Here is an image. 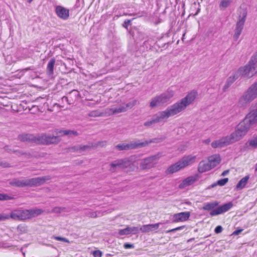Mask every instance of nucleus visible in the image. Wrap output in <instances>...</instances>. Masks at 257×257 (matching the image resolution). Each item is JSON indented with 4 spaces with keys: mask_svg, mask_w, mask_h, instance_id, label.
<instances>
[{
    "mask_svg": "<svg viewBox=\"0 0 257 257\" xmlns=\"http://www.w3.org/2000/svg\"><path fill=\"white\" fill-rule=\"evenodd\" d=\"M5 150L9 153H12V152L15 153V151L14 150H12V149H9L8 146L5 147Z\"/></svg>",
    "mask_w": 257,
    "mask_h": 257,
    "instance_id": "nucleus-52",
    "label": "nucleus"
},
{
    "mask_svg": "<svg viewBox=\"0 0 257 257\" xmlns=\"http://www.w3.org/2000/svg\"><path fill=\"white\" fill-rule=\"evenodd\" d=\"M16 152L17 153V152H18V151H15V153H16ZM18 153H19V154H20V152H18Z\"/></svg>",
    "mask_w": 257,
    "mask_h": 257,
    "instance_id": "nucleus-60",
    "label": "nucleus"
},
{
    "mask_svg": "<svg viewBox=\"0 0 257 257\" xmlns=\"http://www.w3.org/2000/svg\"><path fill=\"white\" fill-rule=\"evenodd\" d=\"M196 160V156L189 155L187 156H184L183 158H182L180 161L182 165L183 168L185 167L190 165L194 163Z\"/></svg>",
    "mask_w": 257,
    "mask_h": 257,
    "instance_id": "nucleus-19",
    "label": "nucleus"
},
{
    "mask_svg": "<svg viewBox=\"0 0 257 257\" xmlns=\"http://www.w3.org/2000/svg\"><path fill=\"white\" fill-rule=\"evenodd\" d=\"M19 139L22 142L34 141L35 142V137L30 135H21L19 136Z\"/></svg>",
    "mask_w": 257,
    "mask_h": 257,
    "instance_id": "nucleus-30",
    "label": "nucleus"
},
{
    "mask_svg": "<svg viewBox=\"0 0 257 257\" xmlns=\"http://www.w3.org/2000/svg\"><path fill=\"white\" fill-rule=\"evenodd\" d=\"M232 0H222L219 4L220 10H223L227 8L232 3Z\"/></svg>",
    "mask_w": 257,
    "mask_h": 257,
    "instance_id": "nucleus-32",
    "label": "nucleus"
},
{
    "mask_svg": "<svg viewBox=\"0 0 257 257\" xmlns=\"http://www.w3.org/2000/svg\"><path fill=\"white\" fill-rule=\"evenodd\" d=\"M228 181V179L227 178L221 179L218 180L216 183H214L211 185L212 187H214L216 186L217 185L222 186L224 185Z\"/></svg>",
    "mask_w": 257,
    "mask_h": 257,
    "instance_id": "nucleus-34",
    "label": "nucleus"
},
{
    "mask_svg": "<svg viewBox=\"0 0 257 257\" xmlns=\"http://www.w3.org/2000/svg\"><path fill=\"white\" fill-rule=\"evenodd\" d=\"M228 173H229L228 170H225L222 173L221 175L223 176H226V175L228 174Z\"/></svg>",
    "mask_w": 257,
    "mask_h": 257,
    "instance_id": "nucleus-53",
    "label": "nucleus"
},
{
    "mask_svg": "<svg viewBox=\"0 0 257 257\" xmlns=\"http://www.w3.org/2000/svg\"><path fill=\"white\" fill-rule=\"evenodd\" d=\"M60 136H51L47 134H42L41 135L35 137V142L42 145L58 144L61 141Z\"/></svg>",
    "mask_w": 257,
    "mask_h": 257,
    "instance_id": "nucleus-10",
    "label": "nucleus"
},
{
    "mask_svg": "<svg viewBox=\"0 0 257 257\" xmlns=\"http://www.w3.org/2000/svg\"><path fill=\"white\" fill-rule=\"evenodd\" d=\"M65 208L62 207H54L52 210V212L55 213H61V212L64 211Z\"/></svg>",
    "mask_w": 257,
    "mask_h": 257,
    "instance_id": "nucleus-37",
    "label": "nucleus"
},
{
    "mask_svg": "<svg viewBox=\"0 0 257 257\" xmlns=\"http://www.w3.org/2000/svg\"><path fill=\"white\" fill-rule=\"evenodd\" d=\"M50 179L49 176H43L28 179H14L9 182V184L14 187H25L38 186L44 184Z\"/></svg>",
    "mask_w": 257,
    "mask_h": 257,
    "instance_id": "nucleus-3",
    "label": "nucleus"
},
{
    "mask_svg": "<svg viewBox=\"0 0 257 257\" xmlns=\"http://www.w3.org/2000/svg\"><path fill=\"white\" fill-rule=\"evenodd\" d=\"M185 228H186V226L185 225H183V226H179V227H177L176 228H173V229H170V230H167L166 231L167 233H169V232H175L176 231H178V230H183V229H184Z\"/></svg>",
    "mask_w": 257,
    "mask_h": 257,
    "instance_id": "nucleus-41",
    "label": "nucleus"
},
{
    "mask_svg": "<svg viewBox=\"0 0 257 257\" xmlns=\"http://www.w3.org/2000/svg\"><path fill=\"white\" fill-rule=\"evenodd\" d=\"M96 216V213L95 212L92 213V214L91 215V217H95Z\"/></svg>",
    "mask_w": 257,
    "mask_h": 257,
    "instance_id": "nucleus-56",
    "label": "nucleus"
},
{
    "mask_svg": "<svg viewBox=\"0 0 257 257\" xmlns=\"http://www.w3.org/2000/svg\"><path fill=\"white\" fill-rule=\"evenodd\" d=\"M218 202L216 201L204 203L202 209L208 211L211 210L210 215L213 216L224 213L233 206L232 203L229 202L215 208L218 205Z\"/></svg>",
    "mask_w": 257,
    "mask_h": 257,
    "instance_id": "nucleus-4",
    "label": "nucleus"
},
{
    "mask_svg": "<svg viewBox=\"0 0 257 257\" xmlns=\"http://www.w3.org/2000/svg\"><path fill=\"white\" fill-rule=\"evenodd\" d=\"M9 216L10 218L18 220H23L29 219L27 209L14 210L11 213Z\"/></svg>",
    "mask_w": 257,
    "mask_h": 257,
    "instance_id": "nucleus-14",
    "label": "nucleus"
},
{
    "mask_svg": "<svg viewBox=\"0 0 257 257\" xmlns=\"http://www.w3.org/2000/svg\"><path fill=\"white\" fill-rule=\"evenodd\" d=\"M131 20H127L125 21L124 24L123 25V26L126 28L127 26L128 25L131 24Z\"/></svg>",
    "mask_w": 257,
    "mask_h": 257,
    "instance_id": "nucleus-50",
    "label": "nucleus"
},
{
    "mask_svg": "<svg viewBox=\"0 0 257 257\" xmlns=\"http://www.w3.org/2000/svg\"><path fill=\"white\" fill-rule=\"evenodd\" d=\"M90 146L87 145H77L69 148L70 152H81L87 149L90 148Z\"/></svg>",
    "mask_w": 257,
    "mask_h": 257,
    "instance_id": "nucleus-27",
    "label": "nucleus"
},
{
    "mask_svg": "<svg viewBox=\"0 0 257 257\" xmlns=\"http://www.w3.org/2000/svg\"><path fill=\"white\" fill-rule=\"evenodd\" d=\"M255 171H257V163L255 164Z\"/></svg>",
    "mask_w": 257,
    "mask_h": 257,
    "instance_id": "nucleus-58",
    "label": "nucleus"
},
{
    "mask_svg": "<svg viewBox=\"0 0 257 257\" xmlns=\"http://www.w3.org/2000/svg\"><path fill=\"white\" fill-rule=\"evenodd\" d=\"M242 138L239 133L235 129V131L230 135L222 137L218 140L212 142L211 146L213 148H222L239 141Z\"/></svg>",
    "mask_w": 257,
    "mask_h": 257,
    "instance_id": "nucleus-5",
    "label": "nucleus"
},
{
    "mask_svg": "<svg viewBox=\"0 0 257 257\" xmlns=\"http://www.w3.org/2000/svg\"><path fill=\"white\" fill-rule=\"evenodd\" d=\"M212 168H213L208 161H202L198 165V170L200 173H203L209 171Z\"/></svg>",
    "mask_w": 257,
    "mask_h": 257,
    "instance_id": "nucleus-20",
    "label": "nucleus"
},
{
    "mask_svg": "<svg viewBox=\"0 0 257 257\" xmlns=\"http://www.w3.org/2000/svg\"><path fill=\"white\" fill-rule=\"evenodd\" d=\"M54 238L58 241H62L66 242H69V241L65 237H62L60 236H54Z\"/></svg>",
    "mask_w": 257,
    "mask_h": 257,
    "instance_id": "nucleus-43",
    "label": "nucleus"
},
{
    "mask_svg": "<svg viewBox=\"0 0 257 257\" xmlns=\"http://www.w3.org/2000/svg\"><path fill=\"white\" fill-rule=\"evenodd\" d=\"M200 9H198L196 12V13L195 14V15H198V14L199 13V12H200Z\"/></svg>",
    "mask_w": 257,
    "mask_h": 257,
    "instance_id": "nucleus-57",
    "label": "nucleus"
},
{
    "mask_svg": "<svg viewBox=\"0 0 257 257\" xmlns=\"http://www.w3.org/2000/svg\"><path fill=\"white\" fill-rule=\"evenodd\" d=\"M93 254L94 257H101L102 252L99 250H96L93 251Z\"/></svg>",
    "mask_w": 257,
    "mask_h": 257,
    "instance_id": "nucleus-44",
    "label": "nucleus"
},
{
    "mask_svg": "<svg viewBox=\"0 0 257 257\" xmlns=\"http://www.w3.org/2000/svg\"><path fill=\"white\" fill-rule=\"evenodd\" d=\"M196 180V179L195 177L189 176L183 180V181L179 184V188L180 189L185 188L193 184Z\"/></svg>",
    "mask_w": 257,
    "mask_h": 257,
    "instance_id": "nucleus-24",
    "label": "nucleus"
},
{
    "mask_svg": "<svg viewBox=\"0 0 257 257\" xmlns=\"http://www.w3.org/2000/svg\"><path fill=\"white\" fill-rule=\"evenodd\" d=\"M147 144V142L141 143V140H138L131 142L129 144H117L115 146V148L118 151L128 150L145 147Z\"/></svg>",
    "mask_w": 257,
    "mask_h": 257,
    "instance_id": "nucleus-12",
    "label": "nucleus"
},
{
    "mask_svg": "<svg viewBox=\"0 0 257 257\" xmlns=\"http://www.w3.org/2000/svg\"><path fill=\"white\" fill-rule=\"evenodd\" d=\"M248 64L251 66H254L255 68L257 67V52H255L251 57Z\"/></svg>",
    "mask_w": 257,
    "mask_h": 257,
    "instance_id": "nucleus-31",
    "label": "nucleus"
},
{
    "mask_svg": "<svg viewBox=\"0 0 257 257\" xmlns=\"http://www.w3.org/2000/svg\"><path fill=\"white\" fill-rule=\"evenodd\" d=\"M242 230H243V229H241L236 230H235V231L233 232L232 234H233V235H238V234H239V233H240Z\"/></svg>",
    "mask_w": 257,
    "mask_h": 257,
    "instance_id": "nucleus-51",
    "label": "nucleus"
},
{
    "mask_svg": "<svg viewBox=\"0 0 257 257\" xmlns=\"http://www.w3.org/2000/svg\"><path fill=\"white\" fill-rule=\"evenodd\" d=\"M132 160L131 158L116 160L110 164L109 170L114 172L117 169H121L126 171H132L135 169V165Z\"/></svg>",
    "mask_w": 257,
    "mask_h": 257,
    "instance_id": "nucleus-6",
    "label": "nucleus"
},
{
    "mask_svg": "<svg viewBox=\"0 0 257 257\" xmlns=\"http://www.w3.org/2000/svg\"><path fill=\"white\" fill-rule=\"evenodd\" d=\"M33 67H28V68H26L24 69V70L25 71H28V70H33Z\"/></svg>",
    "mask_w": 257,
    "mask_h": 257,
    "instance_id": "nucleus-54",
    "label": "nucleus"
},
{
    "mask_svg": "<svg viewBox=\"0 0 257 257\" xmlns=\"http://www.w3.org/2000/svg\"><path fill=\"white\" fill-rule=\"evenodd\" d=\"M161 223L144 225L139 228L142 232H149L151 231L157 230L159 228Z\"/></svg>",
    "mask_w": 257,
    "mask_h": 257,
    "instance_id": "nucleus-21",
    "label": "nucleus"
},
{
    "mask_svg": "<svg viewBox=\"0 0 257 257\" xmlns=\"http://www.w3.org/2000/svg\"><path fill=\"white\" fill-rule=\"evenodd\" d=\"M208 161L212 167L214 168L220 163V158L218 155H215L209 157Z\"/></svg>",
    "mask_w": 257,
    "mask_h": 257,
    "instance_id": "nucleus-26",
    "label": "nucleus"
},
{
    "mask_svg": "<svg viewBox=\"0 0 257 257\" xmlns=\"http://www.w3.org/2000/svg\"><path fill=\"white\" fill-rule=\"evenodd\" d=\"M32 1L33 0H27L28 2H29V3H31Z\"/></svg>",
    "mask_w": 257,
    "mask_h": 257,
    "instance_id": "nucleus-59",
    "label": "nucleus"
},
{
    "mask_svg": "<svg viewBox=\"0 0 257 257\" xmlns=\"http://www.w3.org/2000/svg\"><path fill=\"white\" fill-rule=\"evenodd\" d=\"M140 231L138 227H130L127 226L124 229H120L118 231V234L120 235H128L130 234H137Z\"/></svg>",
    "mask_w": 257,
    "mask_h": 257,
    "instance_id": "nucleus-17",
    "label": "nucleus"
},
{
    "mask_svg": "<svg viewBox=\"0 0 257 257\" xmlns=\"http://www.w3.org/2000/svg\"><path fill=\"white\" fill-rule=\"evenodd\" d=\"M257 97V82L252 84L240 98L239 103L244 106Z\"/></svg>",
    "mask_w": 257,
    "mask_h": 257,
    "instance_id": "nucleus-8",
    "label": "nucleus"
},
{
    "mask_svg": "<svg viewBox=\"0 0 257 257\" xmlns=\"http://www.w3.org/2000/svg\"><path fill=\"white\" fill-rule=\"evenodd\" d=\"M233 82V78H232V76H230L226 81V84L224 85V88H226L229 87Z\"/></svg>",
    "mask_w": 257,
    "mask_h": 257,
    "instance_id": "nucleus-40",
    "label": "nucleus"
},
{
    "mask_svg": "<svg viewBox=\"0 0 257 257\" xmlns=\"http://www.w3.org/2000/svg\"><path fill=\"white\" fill-rule=\"evenodd\" d=\"M107 142L105 141L99 142L97 143L96 146L99 147H104L106 145Z\"/></svg>",
    "mask_w": 257,
    "mask_h": 257,
    "instance_id": "nucleus-45",
    "label": "nucleus"
},
{
    "mask_svg": "<svg viewBox=\"0 0 257 257\" xmlns=\"http://www.w3.org/2000/svg\"><path fill=\"white\" fill-rule=\"evenodd\" d=\"M248 144L249 146L253 147L254 148H257V137L253 138V139L248 141L246 145Z\"/></svg>",
    "mask_w": 257,
    "mask_h": 257,
    "instance_id": "nucleus-35",
    "label": "nucleus"
},
{
    "mask_svg": "<svg viewBox=\"0 0 257 257\" xmlns=\"http://www.w3.org/2000/svg\"><path fill=\"white\" fill-rule=\"evenodd\" d=\"M55 12L58 17L64 20H67L69 17V10L62 6H57Z\"/></svg>",
    "mask_w": 257,
    "mask_h": 257,
    "instance_id": "nucleus-16",
    "label": "nucleus"
},
{
    "mask_svg": "<svg viewBox=\"0 0 257 257\" xmlns=\"http://www.w3.org/2000/svg\"><path fill=\"white\" fill-rule=\"evenodd\" d=\"M101 115V113L99 112L98 110L92 111L89 113V116L91 117H97L100 116Z\"/></svg>",
    "mask_w": 257,
    "mask_h": 257,
    "instance_id": "nucleus-39",
    "label": "nucleus"
},
{
    "mask_svg": "<svg viewBox=\"0 0 257 257\" xmlns=\"http://www.w3.org/2000/svg\"><path fill=\"white\" fill-rule=\"evenodd\" d=\"M165 139V137L157 138H155V139H153L152 140H151L149 141H141V143L147 142V144L146 145V146L147 145H149L150 143H159L162 142Z\"/></svg>",
    "mask_w": 257,
    "mask_h": 257,
    "instance_id": "nucleus-33",
    "label": "nucleus"
},
{
    "mask_svg": "<svg viewBox=\"0 0 257 257\" xmlns=\"http://www.w3.org/2000/svg\"><path fill=\"white\" fill-rule=\"evenodd\" d=\"M161 156V154L158 153L143 159L140 163V168L142 170H148L155 167Z\"/></svg>",
    "mask_w": 257,
    "mask_h": 257,
    "instance_id": "nucleus-11",
    "label": "nucleus"
},
{
    "mask_svg": "<svg viewBox=\"0 0 257 257\" xmlns=\"http://www.w3.org/2000/svg\"><path fill=\"white\" fill-rule=\"evenodd\" d=\"M257 123V106L251 108L242 121L237 126L236 131L242 138L246 135L250 127Z\"/></svg>",
    "mask_w": 257,
    "mask_h": 257,
    "instance_id": "nucleus-2",
    "label": "nucleus"
},
{
    "mask_svg": "<svg viewBox=\"0 0 257 257\" xmlns=\"http://www.w3.org/2000/svg\"><path fill=\"white\" fill-rule=\"evenodd\" d=\"M190 215L189 212H182L174 214L173 216V222H183L187 220Z\"/></svg>",
    "mask_w": 257,
    "mask_h": 257,
    "instance_id": "nucleus-15",
    "label": "nucleus"
},
{
    "mask_svg": "<svg viewBox=\"0 0 257 257\" xmlns=\"http://www.w3.org/2000/svg\"><path fill=\"white\" fill-rule=\"evenodd\" d=\"M27 211L29 219L36 217L43 212L42 209L39 208L27 209Z\"/></svg>",
    "mask_w": 257,
    "mask_h": 257,
    "instance_id": "nucleus-25",
    "label": "nucleus"
},
{
    "mask_svg": "<svg viewBox=\"0 0 257 257\" xmlns=\"http://www.w3.org/2000/svg\"><path fill=\"white\" fill-rule=\"evenodd\" d=\"M137 101V100H134L133 101H131L126 104H123L124 107L126 109V111L134 106L136 104Z\"/></svg>",
    "mask_w": 257,
    "mask_h": 257,
    "instance_id": "nucleus-36",
    "label": "nucleus"
},
{
    "mask_svg": "<svg viewBox=\"0 0 257 257\" xmlns=\"http://www.w3.org/2000/svg\"><path fill=\"white\" fill-rule=\"evenodd\" d=\"M183 168V167L179 160L177 163L170 166L166 171V173L167 174H173L175 172H178V171L180 170Z\"/></svg>",
    "mask_w": 257,
    "mask_h": 257,
    "instance_id": "nucleus-22",
    "label": "nucleus"
},
{
    "mask_svg": "<svg viewBox=\"0 0 257 257\" xmlns=\"http://www.w3.org/2000/svg\"><path fill=\"white\" fill-rule=\"evenodd\" d=\"M124 247L125 248H131L134 247V245L132 244L125 243L124 244Z\"/></svg>",
    "mask_w": 257,
    "mask_h": 257,
    "instance_id": "nucleus-49",
    "label": "nucleus"
},
{
    "mask_svg": "<svg viewBox=\"0 0 257 257\" xmlns=\"http://www.w3.org/2000/svg\"><path fill=\"white\" fill-rule=\"evenodd\" d=\"M18 229L21 232H25L26 226L25 225H20L18 226Z\"/></svg>",
    "mask_w": 257,
    "mask_h": 257,
    "instance_id": "nucleus-47",
    "label": "nucleus"
},
{
    "mask_svg": "<svg viewBox=\"0 0 257 257\" xmlns=\"http://www.w3.org/2000/svg\"><path fill=\"white\" fill-rule=\"evenodd\" d=\"M55 63V59H51L48 62L47 67V73L49 75H52L54 73V66Z\"/></svg>",
    "mask_w": 257,
    "mask_h": 257,
    "instance_id": "nucleus-28",
    "label": "nucleus"
},
{
    "mask_svg": "<svg viewBox=\"0 0 257 257\" xmlns=\"http://www.w3.org/2000/svg\"><path fill=\"white\" fill-rule=\"evenodd\" d=\"M64 98H65V99H67V97H65Z\"/></svg>",
    "mask_w": 257,
    "mask_h": 257,
    "instance_id": "nucleus-63",
    "label": "nucleus"
},
{
    "mask_svg": "<svg viewBox=\"0 0 257 257\" xmlns=\"http://www.w3.org/2000/svg\"><path fill=\"white\" fill-rule=\"evenodd\" d=\"M13 198L12 197H11L7 194L0 193V200L1 201L11 200Z\"/></svg>",
    "mask_w": 257,
    "mask_h": 257,
    "instance_id": "nucleus-38",
    "label": "nucleus"
},
{
    "mask_svg": "<svg viewBox=\"0 0 257 257\" xmlns=\"http://www.w3.org/2000/svg\"><path fill=\"white\" fill-rule=\"evenodd\" d=\"M5 167H9V166H8V165H6V166H5Z\"/></svg>",
    "mask_w": 257,
    "mask_h": 257,
    "instance_id": "nucleus-62",
    "label": "nucleus"
},
{
    "mask_svg": "<svg viewBox=\"0 0 257 257\" xmlns=\"http://www.w3.org/2000/svg\"><path fill=\"white\" fill-rule=\"evenodd\" d=\"M249 176H246L242 178L237 184L236 187L237 189H243L247 183L249 179Z\"/></svg>",
    "mask_w": 257,
    "mask_h": 257,
    "instance_id": "nucleus-29",
    "label": "nucleus"
},
{
    "mask_svg": "<svg viewBox=\"0 0 257 257\" xmlns=\"http://www.w3.org/2000/svg\"><path fill=\"white\" fill-rule=\"evenodd\" d=\"M16 152L17 153V152H18V151H15V153H16ZM18 153H19V154H20V152H18Z\"/></svg>",
    "mask_w": 257,
    "mask_h": 257,
    "instance_id": "nucleus-61",
    "label": "nucleus"
},
{
    "mask_svg": "<svg viewBox=\"0 0 257 257\" xmlns=\"http://www.w3.org/2000/svg\"><path fill=\"white\" fill-rule=\"evenodd\" d=\"M238 75L239 74V73H238V70L237 72H236L233 75L231 76L232 78H233L234 81L236 80L238 78Z\"/></svg>",
    "mask_w": 257,
    "mask_h": 257,
    "instance_id": "nucleus-48",
    "label": "nucleus"
},
{
    "mask_svg": "<svg viewBox=\"0 0 257 257\" xmlns=\"http://www.w3.org/2000/svg\"><path fill=\"white\" fill-rule=\"evenodd\" d=\"M10 218V216L8 214L6 213H1L0 214V221H3L6 219H8Z\"/></svg>",
    "mask_w": 257,
    "mask_h": 257,
    "instance_id": "nucleus-42",
    "label": "nucleus"
},
{
    "mask_svg": "<svg viewBox=\"0 0 257 257\" xmlns=\"http://www.w3.org/2000/svg\"><path fill=\"white\" fill-rule=\"evenodd\" d=\"M56 135H60V136H68L69 137L77 136L79 134L77 131L70 130H56L55 131Z\"/></svg>",
    "mask_w": 257,
    "mask_h": 257,
    "instance_id": "nucleus-18",
    "label": "nucleus"
},
{
    "mask_svg": "<svg viewBox=\"0 0 257 257\" xmlns=\"http://www.w3.org/2000/svg\"><path fill=\"white\" fill-rule=\"evenodd\" d=\"M222 231V227L220 225H218L215 228V232L216 233H219Z\"/></svg>",
    "mask_w": 257,
    "mask_h": 257,
    "instance_id": "nucleus-46",
    "label": "nucleus"
},
{
    "mask_svg": "<svg viewBox=\"0 0 257 257\" xmlns=\"http://www.w3.org/2000/svg\"><path fill=\"white\" fill-rule=\"evenodd\" d=\"M210 140L209 139L206 140L204 141V142L206 144H208L210 143Z\"/></svg>",
    "mask_w": 257,
    "mask_h": 257,
    "instance_id": "nucleus-55",
    "label": "nucleus"
},
{
    "mask_svg": "<svg viewBox=\"0 0 257 257\" xmlns=\"http://www.w3.org/2000/svg\"><path fill=\"white\" fill-rule=\"evenodd\" d=\"M256 72L257 67L255 68L254 66H251L248 64L244 67L240 68L238 69L239 74L246 78L251 77Z\"/></svg>",
    "mask_w": 257,
    "mask_h": 257,
    "instance_id": "nucleus-13",
    "label": "nucleus"
},
{
    "mask_svg": "<svg viewBox=\"0 0 257 257\" xmlns=\"http://www.w3.org/2000/svg\"><path fill=\"white\" fill-rule=\"evenodd\" d=\"M174 90L170 88L168 89L165 92L152 98L150 102V107L154 108L168 103L174 96Z\"/></svg>",
    "mask_w": 257,
    "mask_h": 257,
    "instance_id": "nucleus-7",
    "label": "nucleus"
},
{
    "mask_svg": "<svg viewBox=\"0 0 257 257\" xmlns=\"http://www.w3.org/2000/svg\"><path fill=\"white\" fill-rule=\"evenodd\" d=\"M238 12L239 15L238 19L236 23L235 33L233 36V39L235 41L237 40L241 33L247 13L246 9L241 8H240Z\"/></svg>",
    "mask_w": 257,
    "mask_h": 257,
    "instance_id": "nucleus-9",
    "label": "nucleus"
},
{
    "mask_svg": "<svg viewBox=\"0 0 257 257\" xmlns=\"http://www.w3.org/2000/svg\"><path fill=\"white\" fill-rule=\"evenodd\" d=\"M125 111L126 109L125 108L123 104L118 107L106 108L105 109V112L108 113V114L109 115Z\"/></svg>",
    "mask_w": 257,
    "mask_h": 257,
    "instance_id": "nucleus-23",
    "label": "nucleus"
},
{
    "mask_svg": "<svg viewBox=\"0 0 257 257\" xmlns=\"http://www.w3.org/2000/svg\"><path fill=\"white\" fill-rule=\"evenodd\" d=\"M197 95L196 91H192L185 97L179 100L175 103L167 107L164 111L158 112L152 118L144 123V125L151 127L153 124L162 121L163 119L176 115L186 109L192 104Z\"/></svg>",
    "mask_w": 257,
    "mask_h": 257,
    "instance_id": "nucleus-1",
    "label": "nucleus"
}]
</instances>
